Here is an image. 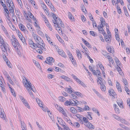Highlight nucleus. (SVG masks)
<instances>
[{
	"label": "nucleus",
	"mask_w": 130,
	"mask_h": 130,
	"mask_svg": "<svg viewBox=\"0 0 130 130\" xmlns=\"http://www.w3.org/2000/svg\"><path fill=\"white\" fill-rule=\"evenodd\" d=\"M7 3L8 4H7V5L8 7H10L12 5H13V2L11 0H7Z\"/></svg>",
	"instance_id": "20"
},
{
	"label": "nucleus",
	"mask_w": 130,
	"mask_h": 130,
	"mask_svg": "<svg viewBox=\"0 0 130 130\" xmlns=\"http://www.w3.org/2000/svg\"><path fill=\"white\" fill-rule=\"evenodd\" d=\"M0 117L3 118H5V115L2 112V111L0 112Z\"/></svg>",
	"instance_id": "55"
},
{
	"label": "nucleus",
	"mask_w": 130,
	"mask_h": 130,
	"mask_svg": "<svg viewBox=\"0 0 130 130\" xmlns=\"http://www.w3.org/2000/svg\"><path fill=\"white\" fill-rule=\"evenodd\" d=\"M114 108L116 112L119 114L120 113V111L119 110L118 106L115 104H114Z\"/></svg>",
	"instance_id": "14"
},
{
	"label": "nucleus",
	"mask_w": 130,
	"mask_h": 130,
	"mask_svg": "<svg viewBox=\"0 0 130 130\" xmlns=\"http://www.w3.org/2000/svg\"><path fill=\"white\" fill-rule=\"evenodd\" d=\"M83 121L84 122V124H87L89 122L88 119L85 117H83L82 119Z\"/></svg>",
	"instance_id": "28"
},
{
	"label": "nucleus",
	"mask_w": 130,
	"mask_h": 130,
	"mask_svg": "<svg viewBox=\"0 0 130 130\" xmlns=\"http://www.w3.org/2000/svg\"><path fill=\"white\" fill-rule=\"evenodd\" d=\"M123 9L124 10V12L125 15L127 17H128L129 16V14L128 12L127 9L126 7L124 6L123 7Z\"/></svg>",
	"instance_id": "18"
},
{
	"label": "nucleus",
	"mask_w": 130,
	"mask_h": 130,
	"mask_svg": "<svg viewBox=\"0 0 130 130\" xmlns=\"http://www.w3.org/2000/svg\"><path fill=\"white\" fill-rule=\"evenodd\" d=\"M116 87L118 91L120 92H121L122 91V89H121L120 85L119 83L117 82L116 84Z\"/></svg>",
	"instance_id": "23"
},
{
	"label": "nucleus",
	"mask_w": 130,
	"mask_h": 130,
	"mask_svg": "<svg viewBox=\"0 0 130 130\" xmlns=\"http://www.w3.org/2000/svg\"><path fill=\"white\" fill-rule=\"evenodd\" d=\"M12 7L11 6V8H10V9H9V10L10 11V13H12V15H13L14 14V9H13V5H12Z\"/></svg>",
	"instance_id": "36"
},
{
	"label": "nucleus",
	"mask_w": 130,
	"mask_h": 130,
	"mask_svg": "<svg viewBox=\"0 0 130 130\" xmlns=\"http://www.w3.org/2000/svg\"><path fill=\"white\" fill-rule=\"evenodd\" d=\"M17 1L18 3L20 5V6L21 7L23 6V4L21 0H16Z\"/></svg>",
	"instance_id": "52"
},
{
	"label": "nucleus",
	"mask_w": 130,
	"mask_h": 130,
	"mask_svg": "<svg viewBox=\"0 0 130 130\" xmlns=\"http://www.w3.org/2000/svg\"><path fill=\"white\" fill-rule=\"evenodd\" d=\"M6 62L7 65L8 67L10 68H11V64L9 60H7V61H6Z\"/></svg>",
	"instance_id": "48"
},
{
	"label": "nucleus",
	"mask_w": 130,
	"mask_h": 130,
	"mask_svg": "<svg viewBox=\"0 0 130 130\" xmlns=\"http://www.w3.org/2000/svg\"><path fill=\"white\" fill-rule=\"evenodd\" d=\"M21 128L22 129V130H26V126L25 123L23 121H21Z\"/></svg>",
	"instance_id": "16"
},
{
	"label": "nucleus",
	"mask_w": 130,
	"mask_h": 130,
	"mask_svg": "<svg viewBox=\"0 0 130 130\" xmlns=\"http://www.w3.org/2000/svg\"><path fill=\"white\" fill-rule=\"evenodd\" d=\"M113 117L114 118H115V119H116V120H117L118 121L120 120V118H121L120 117L117 116L115 115H113Z\"/></svg>",
	"instance_id": "43"
},
{
	"label": "nucleus",
	"mask_w": 130,
	"mask_h": 130,
	"mask_svg": "<svg viewBox=\"0 0 130 130\" xmlns=\"http://www.w3.org/2000/svg\"><path fill=\"white\" fill-rule=\"evenodd\" d=\"M4 41L1 36L0 35V46H2V45L5 44Z\"/></svg>",
	"instance_id": "26"
},
{
	"label": "nucleus",
	"mask_w": 130,
	"mask_h": 130,
	"mask_svg": "<svg viewBox=\"0 0 130 130\" xmlns=\"http://www.w3.org/2000/svg\"><path fill=\"white\" fill-rule=\"evenodd\" d=\"M115 36L116 37V39L118 41H120V38L118 34H117V32L116 33Z\"/></svg>",
	"instance_id": "49"
},
{
	"label": "nucleus",
	"mask_w": 130,
	"mask_h": 130,
	"mask_svg": "<svg viewBox=\"0 0 130 130\" xmlns=\"http://www.w3.org/2000/svg\"><path fill=\"white\" fill-rule=\"evenodd\" d=\"M41 6L42 8L44 10H46L47 8L45 5L44 4V3H42Z\"/></svg>",
	"instance_id": "39"
},
{
	"label": "nucleus",
	"mask_w": 130,
	"mask_h": 130,
	"mask_svg": "<svg viewBox=\"0 0 130 130\" xmlns=\"http://www.w3.org/2000/svg\"><path fill=\"white\" fill-rule=\"evenodd\" d=\"M73 89H72L71 87L70 86H69V88H68L67 91L69 93H71L73 92Z\"/></svg>",
	"instance_id": "35"
},
{
	"label": "nucleus",
	"mask_w": 130,
	"mask_h": 130,
	"mask_svg": "<svg viewBox=\"0 0 130 130\" xmlns=\"http://www.w3.org/2000/svg\"><path fill=\"white\" fill-rule=\"evenodd\" d=\"M70 110L71 112L73 113L76 114L77 112V110L74 107H71L70 109Z\"/></svg>",
	"instance_id": "27"
},
{
	"label": "nucleus",
	"mask_w": 130,
	"mask_h": 130,
	"mask_svg": "<svg viewBox=\"0 0 130 130\" xmlns=\"http://www.w3.org/2000/svg\"><path fill=\"white\" fill-rule=\"evenodd\" d=\"M52 16L54 20H53L52 22L54 24H57L58 25L62 27H64V25L61 20L59 18L56 17V15L53 13L52 14Z\"/></svg>",
	"instance_id": "2"
},
{
	"label": "nucleus",
	"mask_w": 130,
	"mask_h": 130,
	"mask_svg": "<svg viewBox=\"0 0 130 130\" xmlns=\"http://www.w3.org/2000/svg\"><path fill=\"white\" fill-rule=\"evenodd\" d=\"M68 14L69 16V18L71 21H73L74 18H73V15L71 14V13L70 12H68Z\"/></svg>",
	"instance_id": "22"
},
{
	"label": "nucleus",
	"mask_w": 130,
	"mask_h": 130,
	"mask_svg": "<svg viewBox=\"0 0 130 130\" xmlns=\"http://www.w3.org/2000/svg\"><path fill=\"white\" fill-rule=\"evenodd\" d=\"M70 96L71 98L74 99L76 98V96L75 95L72 94H70Z\"/></svg>",
	"instance_id": "58"
},
{
	"label": "nucleus",
	"mask_w": 130,
	"mask_h": 130,
	"mask_svg": "<svg viewBox=\"0 0 130 130\" xmlns=\"http://www.w3.org/2000/svg\"><path fill=\"white\" fill-rule=\"evenodd\" d=\"M46 25L47 26L48 28H49L50 30L51 31H52V28L51 27V25L49 23H48V24H46Z\"/></svg>",
	"instance_id": "62"
},
{
	"label": "nucleus",
	"mask_w": 130,
	"mask_h": 130,
	"mask_svg": "<svg viewBox=\"0 0 130 130\" xmlns=\"http://www.w3.org/2000/svg\"><path fill=\"white\" fill-rule=\"evenodd\" d=\"M28 92L29 93L30 97L33 99H34L35 98V96H34L30 90H27Z\"/></svg>",
	"instance_id": "33"
},
{
	"label": "nucleus",
	"mask_w": 130,
	"mask_h": 130,
	"mask_svg": "<svg viewBox=\"0 0 130 130\" xmlns=\"http://www.w3.org/2000/svg\"><path fill=\"white\" fill-rule=\"evenodd\" d=\"M84 125L90 129H93L94 128V126L91 123L89 122L87 124H84Z\"/></svg>",
	"instance_id": "12"
},
{
	"label": "nucleus",
	"mask_w": 130,
	"mask_h": 130,
	"mask_svg": "<svg viewBox=\"0 0 130 130\" xmlns=\"http://www.w3.org/2000/svg\"><path fill=\"white\" fill-rule=\"evenodd\" d=\"M61 77L63 79H64L66 81L69 82H70L71 81V79L68 77L64 76H61Z\"/></svg>",
	"instance_id": "19"
},
{
	"label": "nucleus",
	"mask_w": 130,
	"mask_h": 130,
	"mask_svg": "<svg viewBox=\"0 0 130 130\" xmlns=\"http://www.w3.org/2000/svg\"><path fill=\"white\" fill-rule=\"evenodd\" d=\"M74 93L78 96H80L82 95V93L79 92H74Z\"/></svg>",
	"instance_id": "61"
},
{
	"label": "nucleus",
	"mask_w": 130,
	"mask_h": 130,
	"mask_svg": "<svg viewBox=\"0 0 130 130\" xmlns=\"http://www.w3.org/2000/svg\"><path fill=\"white\" fill-rule=\"evenodd\" d=\"M123 82L125 86L127 87L128 85V83L127 82V80L125 79H123Z\"/></svg>",
	"instance_id": "34"
},
{
	"label": "nucleus",
	"mask_w": 130,
	"mask_h": 130,
	"mask_svg": "<svg viewBox=\"0 0 130 130\" xmlns=\"http://www.w3.org/2000/svg\"><path fill=\"white\" fill-rule=\"evenodd\" d=\"M20 39L22 41V42L24 44H26L25 40V38L24 37H22Z\"/></svg>",
	"instance_id": "54"
},
{
	"label": "nucleus",
	"mask_w": 130,
	"mask_h": 130,
	"mask_svg": "<svg viewBox=\"0 0 130 130\" xmlns=\"http://www.w3.org/2000/svg\"><path fill=\"white\" fill-rule=\"evenodd\" d=\"M106 29H107L106 30L107 32L108 36H109L111 37V32H110L109 29L108 28H107V27L106 28Z\"/></svg>",
	"instance_id": "63"
},
{
	"label": "nucleus",
	"mask_w": 130,
	"mask_h": 130,
	"mask_svg": "<svg viewBox=\"0 0 130 130\" xmlns=\"http://www.w3.org/2000/svg\"><path fill=\"white\" fill-rule=\"evenodd\" d=\"M70 102H71V105L73 106H75V101L74 100H70Z\"/></svg>",
	"instance_id": "60"
},
{
	"label": "nucleus",
	"mask_w": 130,
	"mask_h": 130,
	"mask_svg": "<svg viewBox=\"0 0 130 130\" xmlns=\"http://www.w3.org/2000/svg\"><path fill=\"white\" fill-rule=\"evenodd\" d=\"M101 72L100 71L98 70H97L96 71H95V75L97 76V77L101 76Z\"/></svg>",
	"instance_id": "44"
},
{
	"label": "nucleus",
	"mask_w": 130,
	"mask_h": 130,
	"mask_svg": "<svg viewBox=\"0 0 130 130\" xmlns=\"http://www.w3.org/2000/svg\"><path fill=\"white\" fill-rule=\"evenodd\" d=\"M67 53L68 55V56L70 58V59H73V57L72 56V54L69 51H67Z\"/></svg>",
	"instance_id": "31"
},
{
	"label": "nucleus",
	"mask_w": 130,
	"mask_h": 130,
	"mask_svg": "<svg viewBox=\"0 0 130 130\" xmlns=\"http://www.w3.org/2000/svg\"><path fill=\"white\" fill-rule=\"evenodd\" d=\"M76 54L78 56V57L79 59L82 58V54L78 50H77L76 51Z\"/></svg>",
	"instance_id": "24"
},
{
	"label": "nucleus",
	"mask_w": 130,
	"mask_h": 130,
	"mask_svg": "<svg viewBox=\"0 0 130 130\" xmlns=\"http://www.w3.org/2000/svg\"><path fill=\"white\" fill-rule=\"evenodd\" d=\"M120 126L122 128H124L125 130H129V128L125 126L124 125L122 124H120Z\"/></svg>",
	"instance_id": "45"
},
{
	"label": "nucleus",
	"mask_w": 130,
	"mask_h": 130,
	"mask_svg": "<svg viewBox=\"0 0 130 130\" xmlns=\"http://www.w3.org/2000/svg\"><path fill=\"white\" fill-rule=\"evenodd\" d=\"M20 98L24 105L28 108L30 109V106L28 103L27 102L26 100H25L24 98L22 96H20Z\"/></svg>",
	"instance_id": "4"
},
{
	"label": "nucleus",
	"mask_w": 130,
	"mask_h": 130,
	"mask_svg": "<svg viewBox=\"0 0 130 130\" xmlns=\"http://www.w3.org/2000/svg\"><path fill=\"white\" fill-rule=\"evenodd\" d=\"M27 27L29 29V30L31 31H33V30L34 29V28L32 27L31 25L29 23L27 24L26 25Z\"/></svg>",
	"instance_id": "17"
},
{
	"label": "nucleus",
	"mask_w": 130,
	"mask_h": 130,
	"mask_svg": "<svg viewBox=\"0 0 130 130\" xmlns=\"http://www.w3.org/2000/svg\"><path fill=\"white\" fill-rule=\"evenodd\" d=\"M71 124H72V126L75 128H79L80 126V124L78 122H74L73 123H71Z\"/></svg>",
	"instance_id": "13"
},
{
	"label": "nucleus",
	"mask_w": 130,
	"mask_h": 130,
	"mask_svg": "<svg viewBox=\"0 0 130 130\" xmlns=\"http://www.w3.org/2000/svg\"><path fill=\"white\" fill-rule=\"evenodd\" d=\"M89 68L90 70L92 72L93 74L94 75H95V71L92 69V67L91 66H89Z\"/></svg>",
	"instance_id": "38"
},
{
	"label": "nucleus",
	"mask_w": 130,
	"mask_h": 130,
	"mask_svg": "<svg viewBox=\"0 0 130 130\" xmlns=\"http://www.w3.org/2000/svg\"><path fill=\"white\" fill-rule=\"evenodd\" d=\"M90 34L91 35L93 36H95L97 35V34L96 33L93 31H90Z\"/></svg>",
	"instance_id": "47"
},
{
	"label": "nucleus",
	"mask_w": 130,
	"mask_h": 130,
	"mask_svg": "<svg viewBox=\"0 0 130 130\" xmlns=\"http://www.w3.org/2000/svg\"><path fill=\"white\" fill-rule=\"evenodd\" d=\"M120 121L122 123H124V124H127L128 123L127 121L123 119L122 118H120Z\"/></svg>",
	"instance_id": "29"
},
{
	"label": "nucleus",
	"mask_w": 130,
	"mask_h": 130,
	"mask_svg": "<svg viewBox=\"0 0 130 130\" xmlns=\"http://www.w3.org/2000/svg\"><path fill=\"white\" fill-rule=\"evenodd\" d=\"M64 104L66 106H70L71 105L70 101H67L64 103Z\"/></svg>",
	"instance_id": "46"
},
{
	"label": "nucleus",
	"mask_w": 130,
	"mask_h": 130,
	"mask_svg": "<svg viewBox=\"0 0 130 130\" xmlns=\"http://www.w3.org/2000/svg\"><path fill=\"white\" fill-rule=\"evenodd\" d=\"M88 115L87 116V118L90 120H91L92 119V117H91V115L89 114L90 113V112H88Z\"/></svg>",
	"instance_id": "57"
},
{
	"label": "nucleus",
	"mask_w": 130,
	"mask_h": 130,
	"mask_svg": "<svg viewBox=\"0 0 130 130\" xmlns=\"http://www.w3.org/2000/svg\"><path fill=\"white\" fill-rule=\"evenodd\" d=\"M54 61V59L52 57H49L47 58V61H45V62L50 65H52V63Z\"/></svg>",
	"instance_id": "7"
},
{
	"label": "nucleus",
	"mask_w": 130,
	"mask_h": 130,
	"mask_svg": "<svg viewBox=\"0 0 130 130\" xmlns=\"http://www.w3.org/2000/svg\"><path fill=\"white\" fill-rule=\"evenodd\" d=\"M115 5L116 6H117V10L119 13V14H121L122 13L120 7L118 6V3H116Z\"/></svg>",
	"instance_id": "21"
},
{
	"label": "nucleus",
	"mask_w": 130,
	"mask_h": 130,
	"mask_svg": "<svg viewBox=\"0 0 130 130\" xmlns=\"http://www.w3.org/2000/svg\"><path fill=\"white\" fill-rule=\"evenodd\" d=\"M59 99L60 101L63 102L65 101V97H64L60 96L59 97Z\"/></svg>",
	"instance_id": "50"
},
{
	"label": "nucleus",
	"mask_w": 130,
	"mask_h": 130,
	"mask_svg": "<svg viewBox=\"0 0 130 130\" xmlns=\"http://www.w3.org/2000/svg\"><path fill=\"white\" fill-rule=\"evenodd\" d=\"M105 38V40L107 42H108L109 41V38H110V37L109 36H108L106 35V34L105 35V36H104Z\"/></svg>",
	"instance_id": "42"
},
{
	"label": "nucleus",
	"mask_w": 130,
	"mask_h": 130,
	"mask_svg": "<svg viewBox=\"0 0 130 130\" xmlns=\"http://www.w3.org/2000/svg\"><path fill=\"white\" fill-rule=\"evenodd\" d=\"M58 52L59 55H61V56L63 57L64 58H67V56L66 54L65 53L63 50L60 49L58 51Z\"/></svg>",
	"instance_id": "9"
},
{
	"label": "nucleus",
	"mask_w": 130,
	"mask_h": 130,
	"mask_svg": "<svg viewBox=\"0 0 130 130\" xmlns=\"http://www.w3.org/2000/svg\"><path fill=\"white\" fill-rule=\"evenodd\" d=\"M19 27L21 30L24 32L28 33V31L25 30V26L22 24H19Z\"/></svg>",
	"instance_id": "10"
},
{
	"label": "nucleus",
	"mask_w": 130,
	"mask_h": 130,
	"mask_svg": "<svg viewBox=\"0 0 130 130\" xmlns=\"http://www.w3.org/2000/svg\"><path fill=\"white\" fill-rule=\"evenodd\" d=\"M118 104L119 106L121 108H123V105L122 102H118Z\"/></svg>",
	"instance_id": "56"
},
{
	"label": "nucleus",
	"mask_w": 130,
	"mask_h": 130,
	"mask_svg": "<svg viewBox=\"0 0 130 130\" xmlns=\"http://www.w3.org/2000/svg\"><path fill=\"white\" fill-rule=\"evenodd\" d=\"M1 46L2 50L4 53L6 52L7 50H9L10 49L9 45L7 43L4 44L2 45V46Z\"/></svg>",
	"instance_id": "5"
},
{
	"label": "nucleus",
	"mask_w": 130,
	"mask_h": 130,
	"mask_svg": "<svg viewBox=\"0 0 130 130\" xmlns=\"http://www.w3.org/2000/svg\"><path fill=\"white\" fill-rule=\"evenodd\" d=\"M37 44H36L34 42L33 43V44L31 45H30V46L31 48H33V49H36V46L37 45Z\"/></svg>",
	"instance_id": "37"
},
{
	"label": "nucleus",
	"mask_w": 130,
	"mask_h": 130,
	"mask_svg": "<svg viewBox=\"0 0 130 130\" xmlns=\"http://www.w3.org/2000/svg\"><path fill=\"white\" fill-rule=\"evenodd\" d=\"M101 89L102 91H105L106 90V89L105 86L103 84L101 85Z\"/></svg>",
	"instance_id": "32"
},
{
	"label": "nucleus",
	"mask_w": 130,
	"mask_h": 130,
	"mask_svg": "<svg viewBox=\"0 0 130 130\" xmlns=\"http://www.w3.org/2000/svg\"><path fill=\"white\" fill-rule=\"evenodd\" d=\"M108 92L109 95L110 96H112L113 97L115 98L116 96V94L115 93V91L113 89H110L108 91Z\"/></svg>",
	"instance_id": "11"
},
{
	"label": "nucleus",
	"mask_w": 130,
	"mask_h": 130,
	"mask_svg": "<svg viewBox=\"0 0 130 130\" xmlns=\"http://www.w3.org/2000/svg\"><path fill=\"white\" fill-rule=\"evenodd\" d=\"M62 121L63 120L60 118H59V120H58V122L59 123L64 127L65 125L63 124L62 122Z\"/></svg>",
	"instance_id": "30"
},
{
	"label": "nucleus",
	"mask_w": 130,
	"mask_h": 130,
	"mask_svg": "<svg viewBox=\"0 0 130 130\" xmlns=\"http://www.w3.org/2000/svg\"><path fill=\"white\" fill-rule=\"evenodd\" d=\"M82 39L83 41L85 43V45L87 46L88 48H91V46L90 44L89 43L83 38H82Z\"/></svg>",
	"instance_id": "15"
},
{
	"label": "nucleus",
	"mask_w": 130,
	"mask_h": 130,
	"mask_svg": "<svg viewBox=\"0 0 130 130\" xmlns=\"http://www.w3.org/2000/svg\"><path fill=\"white\" fill-rule=\"evenodd\" d=\"M76 116L77 118H78L79 119H83V116L81 115L77 114L76 115Z\"/></svg>",
	"instance_id": "53"
},
{
	"label": "nucleus",
	"mask_w": 130,
	"mask_h": 130,
	"mask_svg": "<svg viewBox=\"0 0 130 130\" xmlns=\"http://www.w3.org/2000/svg\"><path fill=\"white\" fill-rule=\"evenodd\" d=\"M13 39H10L11 43L15 49L18 50V45L19 47L21 46L18 40L14 36H12Z\"/></svg>",
	"instance_id": "1"
},
{
	"label": "nucleus",
	"mask_w": 130,
	"mask_h": 130,
	"mask_svg": "<svg viewBox=\"0 0 130 130\" xmlns=\"http://www.w3.org/2000/svg\"><path fill=\"white\" fill-rule=\"evenodd\" d=\"M26 83L25 84V87L27 90H30V89L32 87L31 84L29 81H28L27 79H26Z\"/></svg>",
	"instance_id": "6"
},
{
	"label": "nucleus",
	"mask_w": 130,
	"mask_h": 130,
	"mask_svg": "<svg viewBox=\"0 0 130 130\" xmlns=\"http://www.w3.org/2000/svg\"><path fill=\"white\" fill-rule=\"evenodd\" d=\"M33 36L35 41L38 44L40 45L41 43H42L43 41L40 37L35 34H33Z\"/></svg>",
	"instance_id": "3"
},
{
	"label": "nucleus",
	"mask_w": 130,
	"mask_h": 130,
	"mask_svg": "<svg viewBox=\"0 0 130 130\" xmlns=\"http://www.w3.org/2000/svg\"><path fill=\"white\" fill-rule=\"evenodd\" d=\"M98 28L100 33L102 34L104 36L106 35V34L103 28H102L101 24L100 25H98Z\"/></svg>",
	"instance_id": "8"
},
{
	"label": "nucleus",
	"mask_w": 130,
	"mask_h": 130,
	"mask_svg": "<svg viewBox=\"0 0 130 130\" xmlns=\"http://www.w3.org/2000/svg\"><path fill=\"white\" fill-rule=\"evenodd\" d=\"M50 8L51 9L52 11L53 12H55L56 11V9L54 6L51 4V5H50Z\"/></svg>",
	"instance_id": "41"
},
{
	"label": "nucleus",
	"mask_w": 130,
	"mask_h": 130,
	"mask_svg": "<svg viewBox=\"0 0 130 130\" xmlns=\"http://www.w3.org/2000/svg\"><path fill=\"white\" fill-rule=\"evenodd\" d=\"M56 29L59 34L60 35L61 34H62V30L60 27L58 28H57Z\"/></svg>",
	"instance_id": "40"
},
{
	"label": "nucleus",
	"mask_w": 130,
	"mask_h": 130,
	"mask_svg": "<svg viewBox=\"0 0 130 130\" xmlns=\"http://www.w3.org/2000/svg\"><path fill=\"white\" fill-rule=\"evenodd\" d=\"M16 32L20 39L23 37L22 35L19 30H16Z\"/></svg>",
	"instance_id": "25"
},
{
	"label": "nucleus",
	"mask_w": 130,
	"mask_h": 130,
	"mask_svg": "<svg viewBox=\"0 0 130 130\" xmlns=\"http://www.w3.org/2000/svg\"><path fill=\"white\" fill-rule=\"evenodd\" d=\"M100 21L101 22V24H104L105 23V22L103 18H101Z\"/></svg>",
	"instance_id": "59"
},
{
	"label": "nucleus",
	"mask_w": 130,
	"mask_h": 130,
	"mask_svg": "<svg viewBox=\"0 0 130 130\" xmlns=\"http://www.w3.org/2000/svg\"><path fill=\"white\" fill-rule=\"evenodd\" d=\"M84 110H87L89 109V107L88 106H85V107L83 108Z\"/></svg>",
	"instance_id": "64"
},
{
	"label": "nucleus",
	"mask_w": 130,
	"mask_h": 130,
	"mask_svg": "<svg viewBox=\"0 0 130 130\" xmlns=\"http://www.w3.org/2000/svg\"><path fill=\"white\" fill-rule=\"evenodd\" d=\"M28 15L30 17L31 19H32L33 20H36V19L35 18L34 15L31 13H29Z\"/></svg>",
	"instance_id": "51"
}]
</instances>
